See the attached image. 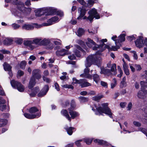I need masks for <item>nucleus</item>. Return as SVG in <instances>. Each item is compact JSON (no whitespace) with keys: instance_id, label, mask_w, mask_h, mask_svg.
<instances>
[{"instance_id":"1","label":"nucleus","mask_w":147,"mask_h":147,"mask_svg":"<svg viewBox=\"0 0 147 147\" xmlns=\"http://www.w3.org/2000/svg\"><path fill=\"white\" fill-rule=\"evenodd\" d=\"M100 55V53L97 52L96 54L90 55L87 58L85 62L86 68L84 70V74L80 75L81 76L88 78H92V75L89 74L90 72V69L88 67H90L92 64H95L96 65L100 64L101 59Z\"/></svg>"},{"instance_id":"2","label":"nucleus","mask_w":147,"mask_h":147,"mask_svg":"<svg viewBox=\"0 0 147 147\" xmlns=\"http://www.w3.org/2000/svg\"><path fill=\"white\" fill-rule=\"evenodd\" d=\"M108 105L107 103H103L102 104V107H98L95 106L96 110L95 111V109L93 108L92 109V110L95 112L96 115H102V113H105L108 115L110 117L112 118L113 113L110 109L108 107Z\"/></svg>"},{"instance_id":"3","label":"nucleus","mask_w":147,"mask_h":147,"mask_svg":"<svg viewBox=\"0 0 147 147\" xmlns=\"http://www.w3.org/2000/svg\"><path fill=\"white\" fill-rule=\"evenodd\" d=\"M100 41L102 43L100 46L97 45V47L96 46L95 48H94V49H97L96 47L100 49V52H101L105 49H108L109 51H116L117 50V49H119L120 47L121 46L117 43V45H116V46H112L111 47L109 45H105L104 43V42H106L107 41V40L106 39H102L100 40Z\"/></svg>"},{"instance_id":"4","label":"nucleus","mask_w":147,"mask_h":147,"mask_svg":"<svg viewBox=\"0 0 147 147\" xmlns=\"http://www.w3.org/2000/svg\"><path fill=\"white\" fill-rule=\"evenodd\" d=\"M56 11V10L52 8L37 9V17L44 14L46 16L53 15Z\"/></svg>"},{"instance_id":"5","label":"nucleus","mask_w":147,"mask_h":147,"mask_svg":"<svg viewBox=\"0 0 147 147\" xmlns=\"http://www.w3.org/2000/svg\"><path fill=\"white\" fill-rule=\"evenodd\" d=\"M89 16L87 17L86 16L84 17L83 19L86 20H90L91 21L94 18L96 19H98L100 18L99 14L97 13L96 10L94 8L92 9L88 12Z\"/></svg>"},{"instance_id":"6","label":"nucleus","mask_w":147,"mask_h":147,"mask_svg":"<svg viewBox=\"0 0 147 147\" xmlns=\"http://www.w3.org/2000/svg\"><path fill=\"white\" fill-rule=\"evenodd\" d=\"M59 20V19L57 17H54L49 20L47 21V23H43L41 25L37 24V28H40L42 26H50L56 22H58Z\"/></svg>"},{"instance_id":"7","label":"nucleus","mask_w":147,"mask_h":147,"mask_svg":"<svg viewBox=\"0 0 147 147\" xmlns=\"http://www.w3.org/2000/svg\"><path fill=\"white\" fill-rule=\"evenodd\" d=\"M11 84L13 87L16 88L19 91L22 92L24 91V86L19 82L15 81L14 80H12L11 81Z\"/></svg>"},{"instance_id":"8","label":"nucleus","mask_w":147,"mask_h":147,"mask_svg":"<svg viewBox=\"0 0 147 147\" xmlns=\"http://www.w3.org/2000/svg\"><path fill=\"white\" fill-rule=\"evenodd\" d=\"M37 78V70H34L32 72V76L31 78L29 83L28 88L30 89H32L34 86L36 84L35 80Z\"/></svg>"},{"instance_id":"9","label":"nucleus","mask_w":147,"mask_h":147,"mask_svg":"<svg viewBox=\"0 0 147 147\" xmlns=\"http://www.w3.org/2000/svg\"><path fill=\"white\" fill-rule=\"evenodd\" d=\"M36 44V39H34L32 40H24V45L28 46L29 47V49L32 50L35 47L32 44Z\"/></svg>"},{"instance_id":"10","label":"nucleus","mask_w":147,"mask_h":147,"mask_svg":"<svg viewBox=\"0 0 147 147\" xmlns=\"http://www.w3.org/2000/svg\"><path fill=\"white\" fill-rule=\"evenodd\" d=\"M86 44L87 46L89 47H92L94 46V47H93V50H98V51H99L100 52V49L99 48L97 47H96L97 49H94V48H95L96 46L97 47V45L98 46H100V45H96L95 43L94 42L93 40L91 39H90L89 38H88V41L87 42H86Z\"/></svg>"},{"instance_id":"11","label":"nucleus","mask_w":147,"mask_h":147,"mask_svg":"<svg viewBox=\"0 0 147 147\" xmlns=\"http://www.w3.org/2000/svg\"><path fill=\"white\" fill-rule=\"evenodd\" d=\"M50 42L49 39H45L42 40L40 38H37V45H45L47 47Z\"/></svg>"},{"instance_id":"12","label":"nucleus","mask_w":147,"mask_h":147,"mask_svg":"<svg viewBox=\"0 0 147 147\" xmlns=\"http://www.w3.org/2000/svg\"><path fill=\"white\" fill-rule=\"evenodd\" d=\"M135 44L136 47L139 48L143 47L144 46L143 39V38L139 36L135 41Z\"/></svg>"},{"instance_id":"13","label":"nucleus","mask_w":147,"mask_h":147,"mask_svg":"<svg viewBox=\"0 0 147 147\" xmlns=\"http://www.w3.org/2000/svg\"><path fill=\"white\" fill-rule=\"evenodd\" d=\"M75 49L74 50V52L77 57H80L81 56L80 51L83 52H84V51L82 48L78 45H75Z\"/></svg>"},{"instance_id":"14","label":"nucleus","mask_w":147,"mask_h":147,"mask_svg":"<svg viewBox=\"0 0 147 147\" xmlns=\"http://www.w3.org/2000/svg\"><path fill=\"white\" fill-rule=\"evenodd\" d=\"M69 113L71 117V119H74L76 117H77L79 115V114L76 111H74L72 108H69L68 109Z\"/></svg>"},{"instance_id":"15","label":"nucleus","mask_w":147,"mask_h":147,"mask_svg":"<svg viewBox=\"0 0 147 147\" xmlns=\"http://www.w3.org/2000/svg\"><path fill=\"white\" fill-rule=\"evenodd\" d=\"M86 10L85 9L80 7L78 9V12L80 13L79 16L77 18V19L78 20H82V19H83V18L86 13Z\"/></svg>"},{"instance_id":"16","label":"nucleus","mask_w":147,"mask_h":147,"mask_svg":"<svg viewBox=\"0 0 147 147\" xmlns=\"http://www.w3.org/2000/svg\"><path fill=\"white\" fill-rule=\"evenodd\" d=\"M49 89V86L48 85H45L43 88L38 93V97H42L46 95Z\"/></svg>"},{"instance_id":"17","label":"nucleus","mask_w":147,"mask_h":147,"mask_svg":"<svg viewBox=\"0 0 147 147\" xmlns=\"http://www.w3.org/2000/svg\"><path fill=\"white\" fill-rule=\"evenodd\" d=\"M94 142L98 145H102L104 146H107L109 144L106 141L102 140L96 139L94 140Z\"/></svg>"},{"instance_id":"18","label":"nucleus","mask_w":147,"mask_h":147,"mask_svg":"<svg viewBox=\"0 0 147 147\" xmlns=\"http://www.w3.org/2000/svg\"><path fill=\"white\" fill-rule=\"evenodd\" d=\"M125 34H121L118 37V38L116 40L115 42V44L117 45V43L119 44L120 46H121V45L120 43L121 42H122L124 41L125 40Z\"/></svg>"},{"instance_id":"19","label":"nucleus","mask_w":147,"mask_h":147,"mask_svg":"<svg viewBox=\"0 0 147 147\" xmlns=\"http://www.w3.org/2000/svg\"><path fill=\"white\" fill-rule=\"evenodd\" d=\"M101 71L100 73L101 74H103L105 75L109 76L112 75H113L110 70L107 68H101Z\"/></svg>"},{"instance_id":"20","label":"nucleus","mask_w":147,"mask_h":147,"mask_svg":"<svg viewBox=\"0 0 147 147\" xmlns=\"http://www.w3.org/2000/svg\"><path fill=\"white\" fill-rule=\"evenodd\" d=\"M142 91L144 93L147 94V85L144 81L141 82Z\"/></svg>"},{"instance_id":"21","label":"nucleus","mask_w":147,"mask_h":147,"mask_svg":"<svg viewBox=\"0 0 147 147\" xmlns=\"http://www.w3.org/2000/svg\"><path fill=\"white\" fill-rule=\"evenodd\" d=\"M61 114L62 115L65 117L69 121H71V117L69 116L68 112L67 110L65 109L62 110L61 112Z\"/></svg>"},{"instance_id":"22","label":"nucleus","mask_w":147,"mask_h":147,"mask_svg":"<svg viewBox=\"0 0 147 147\" xmlns=\"http://www.w3.org/2000/svg\"><path fill=\"white\" fill-rule=\"evenodd\" d=\"M80 85L82 87H86L91 85L90 84L86 81L84 79L80 80Z\"/></svg>"},{"instance_id":"23","label":"nucleus","mask_w":147,"mask_h":147,"mask_svg":"<svg viewBox=\"0 0 147 147\" xmlns=\"http://www.w3.org/2000/svg\"><path fill=\"white\" fill-rule=\"evenodd\" d=\"M32 24H25L23 25L22 26V28L23 29L26 30H29L33 29L34 27Z\"/></svg>"},{"instance_id":"24","label":"nucleus","mask_w":147,"mask_h":147,"mask_svg":"<svg viewBox=\"0 0 147 147\" xmlns=\"http://www.w3.org/2000/svg\"><path fill=\"white\" fill-rule=\"evenodd\" d=\"M66 50L65 49H62L60 51H56V55L58 56H64L66 54Z\"/></svg>"},{"instance_id":"25","label":"nucleus","mask_w":147,"mask_h":147,"mask_svg":"<svg viewBox=\"0 0 147 147\" xmlns=\"http://www.w3.org/2000/svg\"><path fill=\"white\" fill-rule=\"evenodd\" d=\"M110 71L113 73V75H116L117 74L116 65L115 63L112 64L111 65Z\"/></svg>"},{"instance_id":"26","label":"nucleus","mask_w":147,"mask_h":147,"mask_svg":"<svg viewBox=\"0 0 147 147\" xmlns=\"http://www.w3.org/2000/svg\"><path fill=\"white\" fill-rule=\"evenodd\" d=\"M24 115L26 118L29 119L35 118L36 116V114H30L27 113H24Z\"/></svg>"},{"instance_id":"27","label":"nucleus","mask_w":147,"mask_h":147,"mask_svg":"<svg viewBox=\"0 0 147 147\" xmlns=\"http://www.w3.org/2000/svg\"><path fill=\"white\" fill-rule=\"evenodd\" d=\"M93 76L94 81L95 82L96 84H98L100 82L99 76L97 74H95Z\"/></svg>"},{"instance_id":"28","label":"nucleus","mask_w":147,"mask_h":147,"mask_svg":"<svg viewBox=\"0 0 147 147\" xmlns=\"http://www.w3.org/2000/svg\"><path fill=\"white\" fill-rule=\"evenodd\" d=\"M24 6V5L23 3L22 2H20L18 4V8L21 11H23L25 9Z\"/></svg>"},{"instance_id":"29","label":"nucleus","mask_w":147,"mask_h":147,"mask_svg":"<svg viewBox=\"0 0 147 147\" xmlns=\"http://www.w3.org/2000/svg\"><path fill=\"white\" fill-rule=\"evenodd\" d=\"M13 41V40L10 38H7L4 40L3 43L5 45H10Z\"/></svg>"},{"instance_id":"30","label":"nucleus","mask_w":147,"mask_h":147,"mask_svg":"<svg viewBox=\"0 0 147 147\" xmlns=\"http://www.w3.org/2000/svg\"><path fill=\"white\" fill-rule=\"evenodd\" d=\"M4 69L5 71H9L11 68V67L9 64L5 63L3 64Z\"/></svg>"},{"instance_id":"31","label":"nucleus","mask_w":147,"mask_h":147,"mask_svg":"<svg viewBox=\"0 0 147 147\" xmlns=\"http://www.w3.org/2000/svg\"><path fill=\"white\" fill-rule=\"evenodd\" d=\"M29 112L31 114H35L37 112V108L35 107H32L29 109Z\"/></svg>"},{"instance_id":"32","label":"nucleus","mask_w":147,"mask_h":147,"mask_svg":"<svg viewBox=\"0 0 147 147\" xmlns=\"http://www.w3.org/2000/svg\"><path fill=\"white\" fill-rule=\"evenodd\" d=\"M65 129L66 130L67 134L69 135H71L72 134L73 132L72 130L74 129V128L72 127H71L69 128L65 127Z\"/></svg>"},{"instance_id":"33","label":"nucleus","mask_w":147,"mask_h":147,"mask_svg":"<svg viewBox=\"0 0 147 147\" xmlns=\"http://www.w3.org/2000/svg\"><path fill=\"white\" fill-rule=\"evenodd\" d=\"M103 97V96L102 95H98L93 97L92 98V99L94 100L98 101Z\"/></svg>"},{"instance_id":"34","label":"nucleus","mask_w":147,"mask_h":147,"mask_svg":"<svg viewBox=\"0 0 147 147\" xmlns=\"http://www.w3.org/2000/svg\"><path fill=\"white\" fill-rule=\"evenodd\" d=\"M7 124V121L4 119H0V127H3Z\"/></svg>"},{"instance_id":"35","label":"nucleus","mask_w":147,"mask_h":147,"mask_svg":"<svg viewBox=\"0 0 147 147\" xmlns=\"http://www.w3.org/2000/svg\"><path fill=\"white\" fill-rule=\"evenodd\" d=\"M96 0H88L87 3V6L88 7H90L92 6L94 3V1Z\"/></svg>"},{"instance_id":"36","label":"nucleus","mask_w":147,"mask_h":147,"mask_svg":"<svg viewBox=\"0 0 147 147\" xmlns=\"http://www.w3.org/2000/svg\"><path fill=\"white\" fill-rule=\"evenodd\" d=\"M84 30L83 29L80 28L77 31V35L78 36H80L84 33Z\"/></svg>"},{"instance_id":"37","label":"nucleus","mask_w":147,"mask_h":147,"mask_svg":"<svg viewBox=\"0 0 147 147\" xmlns=\"http://www.w3.org/2000/svg\"><path fill=\"white\" fill-rule=\"evenodd\" d=\"M117 80L115 79L114 78L112 80V82L111 84V88H114L116 85Z\"/></svg>"},{"instance_id":"38","label":"nucleus","mask_w":147,"mask_h":147,"mask_svg":"<svg viewBox=\"0 0 147 147\" xmlns=\"http://www.w3.org/2000/svg\"><path fill=\"white\" fill-rule=\"evenodd\" d=\"M117 69L118 71L120 73L119 74L117 75V77H118L120 78L121 77L123 74V71L121 69L120 66H117Z\"/></svg>"},{"instance_id":"39","label":"nucleus","mask_w":147,"mask_h":147,"mask_svg":"<svg viewBox=\"0 0 147 147\" xmlns=\"http://www.w3.org/2000/svg\"><path fill=\"white\" fill-rule=\"evenodd\" d=\"M126 78L125 77H124L122 79V81H121V83L120 87L121 88L123 87L126 84Z\"/></svg>"},{"instance_id":"40","label":"nucleus","mask_w":147,"mask_h":147,"mask_svg":"<svg viewBox=\"0 0 147 147\" xmlns=\"http://www.w3.org/2000/svg\"><path fill=\"white\" fill-rule=\"evenodd\" d=\"M79 98L80 99V101L81 102H86L88 100L87 98L84 96H80Z\"/></svg>"},{"instance_id":"41","label":"nucleus","mask_w":147,"mask_h":147,"mask_svg":"<svg viewBox=\"0 0 147 147\" xmlns=\"http://www.w3.org/2000/svg\"><path fill=\"white\" fill-rule=\"evenodd\" d=\"M16 42L18 44H21L23 42V40L21 38H17L15 39Z\"/></svg>"},{"instance_id":"42","label":"nucleus","mask_w":147,"mask_h":147,"mask_svg":"<svg viewBox=\"0 0 147 147\" xmlns=\"http://www.w3.org/2000/svg\"><path fill=\"white\" fill-rule=\"evenodd\" d=\"M84 141L87 144H90L92 140L91 139H90L88 138H85L84 139Z\"/></svg>"},{"instance_id":"43","label":"nucleus","mask_w":147,"mask_h":147,"mask_svg":"<svg viewBox=\"0 0 147 147\" xmlns=\"http://www.w3.org/2000/svg\"><path fill=\"white\" fill-rule=\"evenodd\" d=\"M73 82H72V84H80V80H77L76 78H74L73 79Z\"/></svg>"},{"instance_id":"44","label":"nucleus","mask_w":147,"mask_h":147,"mask_svg":"<svg viewBox=\"0 0 147 147\" xmlns=\"http://www.w3.org/2000/svg\"><path fill=\"white\" fill-rule=\"evenodd\" d=\"M24 74V72L20 70H19L18 71L17 74V77L18 78L21 77V76H23Z\"/></svg>"},{"instance_id":"45","label":"nucleus","mask_w":147,"mask_h":147,"mask_svg":"<svg viewBox=\"0 0 147 147\" xmlns=\"http://www.w3.org/2000/svg\"><path fill=\"white\" fill-rule=\"evenodd\" d=\"M71 107L70 108H72V109H74L76 107L75 102L74 100H71Z\"/></svg>"},{"instance_id":"46","label":"nucleus","mask_w":147,"mask_h":147,"mask_svg":"<svg viewBox=\"0 0 147 147\" xmlns=\"http://www.w3.org/2000/svg\"><path fill=\"white\" fill-rule=\"evenodd\" d=\"M53 42L55 45H60L61 44V41L59 39H56L54 40Z\"/></svg>"},{"instance_id":"47","label":"nucleus","mask_w":147,"mask_h":147,"mask_svg":"<svg viewBox=\"0 0 147 147\" xmlns=\"http://www.w3.org/2000/svg\"><path fill=\"white\" fill-rule=\"evenodd\" d=\"M77 43L78 44L81 45L84 48V47L85 45L84 43V42L82 40H78L77 41Z\"/></svg>"},{"instance_id":"48","label":"nucleus","mask_w":147,"mask_h":147,"mask_svg":"<svg viewBox=\"0 0 147 147\" xmlns=\"http://www.w3.org/2000/svg\"><path fill=\"white\" fill-rule=\"evenodd\" d=\"M26 65V62L25 61H22L20 64V66L21 68L23 69L24 68Z\"/></svg>"},{"instance_id":"49","label":"nucleus","mask_w":147,"mask_h":147,"mask_svg":"<svg viewBox=\"0 0 147 147\" xmlns=\"http://www.w3.org/2000/svg\"><path fill=\"white\" fill-rule=\"evenodd\" d=\"M134 66L135 67L137 70L140 71L142 69L141 66L138 64H135Z\"/></svg>"},{"instance_id":"50","label":"nucleus","mask_w":147,"mask_h":147,"mask_svg":"<svg viewBox=\"0 0 147 147\" xmlns=\"http://www.w3.org/2000/svg\"><path fill=\"white\" fill-rule=\"evenodd\" d=\"M137 96L139 98H142L143 97V93L141 91H139L138 92Z\"/></svg>"},{"instance_id":"51","label":"nucleus","mask_w":147,"mask_h":147,"mask_svg":"<svg viewBox=\"0 0 147 147\" xmlns=\"http://www.w3.org/2000/svg\"><path fill=\"white\" fill-rule=\"evenodd\" d=\"M43 79L44 81L47 83H49L51 81V80L50 79L47 78L44 76H43Z\"/></svg>"},{"instance_id":"52","label":"nucleus","mask_w":147,"mask_h":147,"mask_svg":"<svg viewBox=\"0 0 147 147\" xmlns=\"http://www.w3.org/2000/svg\"><path fill=\"white\" fill-rule=\"evenodd\" d=\"M83 141V140H80L76 141L75 142L76 145L78 146H80L81 145L80 142Z\"/></svg>"},{"instance_id":"53","label":"nucleus","mask_w":147,"mask_h":147,"mask_svg":"<svg viewBox=\"0 0 147 147\" xmlns=\"http://www.w3.org/2000/svg\"><path fill=\"white\" fill-rule=\"evenodd\" d=\"M133 53V57L135 59L137 60L138 59V56L136 51H132L131 52Z\"/></svg>"},{"instance_id":"54","label":"nucleus","mask_w":147,"mask_h":147,"mask_svg":"<svg viewBox=\"0 0 147 147\" xmlns=\"http://www.w3.org/2000/svg\"><path fill=\"white\" fill-rule=\"evenodd\" d=\"M54 47V46L53 44L51 43L50 42V43L49 45L47 46V49H53Z\"/></svg>"},{"instance_id":"55","label":"nucleus","mask_w":147,"mask_h":147,"mask_svg":"<svg viewBox=\"0 0 147 147\" xmlns=\"http://www.w3.org/2000/svg\"><path fill=\"white\" fill-rule=\"evenodd\" d=\"M12 26L15 29H18L20 27L19 25L15 24H13L12 25Z\"/></svg>"},{"instance_id":"56","label":"nucleus","mask_w":147,"mask_h":147,"mask_svg":"<svg viewBox=\"0 0 147 147\" xmlns=\"http://www.w3.org/2000/svg\"><path fill=\"white\" fill-rule=\"evenodd\" d=\"M40 109V107L37 106V117H39L41 115V111Z\"/></svg>"},{"instance_id":"57","label":"nucleus","mask_w":147,"mask_h":147,"mask_svg":"<svg viewBox=\"0 0 147 147\" xmlns=\"http://www.w3.org/2000/svg\"><path fill=\"white\" fill-rule=\"evenodd\" d=\"M133 123L136 127H140L141 125V123L138 122L134 121L133 122Z\"/></svg>"},{"instance_id":"58","label":"nucleus","mask_w":147,"mask_h":147,"mask_svg":"<svg viewBox=\"0 0 147 147\" xmlns=\"http://www.w3.org/2000/svg\"><path fill=\"white\" fill-rule=\"evenodd\" d=\"M6 105H0V110L2 111H3L6 108Z\"/></svg>"},{"instance_id":"59","label":"nucleus","mask_w":147,"mask_h":147,"mask_svg":"<svg viewBox=\"0 0 147 147\" xmlns=\"http://www.w3.org/2000/svg\"><path fill=\"white\" fill-rule=\"evenodd\" d=\"M77 1L80 4L83 6H84L86 4V3L84 0H77Z\"/></svg>"},{"instance_id":"60","label":"nucleus","mask_w":147,"mask_h":147,"mask_svg":"<svg viewBox=\"0 0 147 147\" xmlns=\"http://www.w3.org/2000/svg\"><path fill=\"white\" fill-rule=\"evenodd\" d=\"M5 102V100L2 97H0V104H4Z\"/></svg>"},{"instance_id":"61","label":"nucleus","mask_w":147,"mask_h":147,"mask_svg":"<svg viewBox=\"0 0 147 147\" xmlns=\"http://www.w3.org/2000/svg\"><path fill=\"white\" fill-rule=\"evenodd\" d=\"M68 58L70 60H74L76 59V57L74 55L72 54V55H69L68 56Z\"/></svg>"},{"instance_id":"62","label":"nucleus","mask_w":147,"mask_h":147,"mask_svg":"<svg viewBox=\"0 0 147 147\" xmlns=\"http://www.w3.org/2000/svg\"><path fill=\"white\" fill-rule=\"evenodd\" d=\"M126 38L127 40L129 41H131L135 39L134 37L133 36H128Z\"/></svg>"},{"instance_id":"63","label":"nucleus","mask_w":147,"mask_h":147,"mask_svg":"<svg viewBox=\"0 0 147 147\" xmlns=\"http://www.w3.org/2000/svg\"><path fill=\"white\" fill-rule=\"evenodd\" d=\"M123 70L126 69H128V67L127 64L126 63H125L124 64H123Z\"/></svg>"},{"instance_id":"64","label":"nucleus","mask_w":147,"mask_h":147,"mask_svg":"<svg viewBox=\"0 0 147 147\" xmlns=\"http://www.w3.org/2000/svg\"><path fill=\"white\" fill-rule=\"evenodd\" d=\"M101 85L104 87L107 88V84L106 82L103 81H101Z\"/></svg>"}]
</instances>
